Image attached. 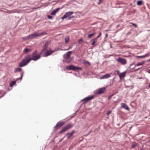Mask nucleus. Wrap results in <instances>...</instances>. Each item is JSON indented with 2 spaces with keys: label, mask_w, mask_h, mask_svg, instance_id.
Segmentation results:
<instances>
[{
  "label": "nucleus",
  "mask_w": 150,
  "mask_h": 150,
  "mask_svg": "<svg viewBox=\"0 0 150 150\" xmlns=\"http://www.w3.org/2000/svg\"><path fill=\"white\" fill-rule=\"evenodd\" d=\"M70 48H69L68 49H67V50H69V49H70Z\"/></svg>",
  "instance_id": "obj_48"
},
{
  "label": "nucleus",
  "mask_w": 150,
  "mask_h": 150,
  "mask_svg": "<svg viewBox=\"0 0 150 150\" xmlns=\"http://www.w3.org/2000/svg\"><path fill=\"white\" fill-rule=\"evenodd\" d=\"M57 12L55 11L54 10L51 13V15H54Z\"/></svg>",
  "instance_id": "obj_28"
},
{
  "label": "nucleus",
  "mask_w": 150,
  "mask_h": 150,
  "mask_svg": "<svg viewBox=\"0 0 150 150\" xmlns=\"http://www.w3.org/2000/svg\"><path fill=\"white\" fill-rule=\"evenodd\" d=\"M31 50L30 49H28L27 48H25L24 50V53L26 54L28 52H30L31 51Z\"/></svg>",
  "instance_id": "obj_15"
},
{
  "label": "nucleus",
  "mask_w": 150,
  "mask_h": 150,
  "mask_svg": "<svg viewBox=\"0 0 150 150\" xmlns=\"http://www.w3.org/2000/svg\"><path fill=\"white\" fill-rule=\"evenodd\" d=\"M121 107L125 109L128 111L129 110V109L127 105L124 103H122L121 104Z\"/></svg>",
  "instance_id": "obj_10"
},
{
  "label": "nucleus",
  "mask_w": 150,
  "mask_h": 150,
  "mask_svg": "<svg viewBox=\"0 0 150 150\" xmlns=\"http://www.w3.org/2000/svg\"><path fill=\"white\" fill-rule=\"evenodd\" d=\"M83 64L85 65L88 64L89 65L90 64V62L86 60H85L83 62Z\"/></svg>",
  "instance_id": "obj_20"
},
{
  "label": "nucleus",
  "mask_w": 150,
  "mask_h": 150,
  "mask_svg": "<svg viewBox=\"0 0 150 150\" xmlns=\"http://www.w3.org/2000/svg\"><path fill=\"white\" fill-rule=\"evenodd\" d=\"M108 36V34H105V37L107 38Z\"/></svg>",
  "instance_id": "obj_41"
},
{
  "label": "nucleus",
  "mask_w": 150,
  "mask_h": 150,
  "mask_svg": "<svg viewBox=\"0 0 150 150\" xmlns=\"http://www.w3.org/2000/svg\"><path fill=\"white\" fill-rule=\"evenodd\" d=\"M65 123L64 121H59L58 122L54 127L55 129H59V127L63 125Z\"/></svg>",
  "instance_id": "obj_5"
},
{
  "label": "nucleus",
  "mask_w": 150,
  "mask_h": 150,
  "mask_svg": "<svg viewBox=\"0 0 150 150\" xmlns=\"http://www.w3.org/2000/svg\"><path fill=\"white\" fill-rule=\"evenodd\" d=\"M125 76V72H124L121 74L119 75V76L120 79L123 78Z\"/></svg>",
  "instance_id": "obj_18"
},
{
  "label": "nucleus",
  "mask_w": 150,
  "mask_h": 150,
  "mask_svg": "<svg viewBox=\"0 0 150 150\" xmlns=\"http://www.w3.org/2000/svg\"><path fill=\"white\" fill-rule=\"evenodd\" d=\"M140 69V68H139L138 69H136V70H135V71H137V70H138Z\"/></svg>",
  "instance_id": "obj_43"
},
{
  "label": "nucleus",
  "mask_w": 150,
  "mask_h": 150,
  "mask_svg": "<svg viewBox=\"0 0 150 150\" xmlns=\"http://www.w3.org/2000/svg\"><path fill=\"white\" fill-rule=\"evenodd\" d=\"M1 93V91H0V94Z\"/></svg>",
  "instance_id": "obj_49"
},
{
  "label": "nucleus",
  "mask_w": 150,
  "mask_h": 150,
  "mask_svg": "<svg viewBox=\"0 0 150 150\" xmlns=\"http://www.w3.org/2000/svg\"><path fill=\"white\" fill-rule=\"evenodd\" d=\"M149 87H150V84L149 85Z\"/></svg>",
  "instance_id": "obj_52"
},
{
  "label": "nucleus",
  "mask_w": 150,
  "mask_h": 150,
  "mask_svg": "<svg viewBox=\"0 0 150 150\" xmlns=\"http://www.w3.org/2000/svg\"><path fill=\"white\" fill-rule=\"evenodd\" d=\"M54 52V51L52 50H49V51H47L45 53L44 55V56L45 57H47L49 55H50L52 54L53 52Z\"/></svg>",
  "instance_id": "obj_11"
},
{
  "label": "nucleus",
  "mask_w": 150,
  "mask_h": 150,
  "mask_svg": "<svg viewBox=\"0 0 150 150\" xmlns=\"http://www.w3.org/2000/svg\"><path fill=\"white\" fill-rule=\"evenodd\" d=\"M80 40V41H81H81L82 40Z\"/></svg>",
  "instance_id": "obj_50"
},
{
  "label": "nucleus",
  "mask_w": 150,
  "mask_h": 150,
  "mask_svg": "<svg viewBox=\"0 0 150 150\" xmlns=\"http://www.w3.org/2000/svg\"><path fill=\"white\" fill-rule=\"evenodd\" d=\"M74 16H72L71 17V16H70V17H69L68 19H71V18H74Z\"/></svg>",
  "instance_id": "obj_39"
},
{
  "label": "nucleus",
  "mask_w": 150,
  "mask_h": 150,
  "mask_svg": "<svg viewBox=\"0 0 150 150\" xmlns=\"http://www.w3.org/2000/svg\"><path fill=\"white\" fill-rule=\"evenodd\" d=\"M4 96V95H2L1 96H0V98H1L2 97H3Z\"/></svg>",
  "instance_id": "obj_42"
},
{
  "label": "nucleus",
  "mask_w": 150,
  "mask_h": 150,
  "mask_svg": "<svg viewBox=\"0 0 150 150\" xmlns=\"http://www.w3.org/2000/svg\"><path fill=\"white\" fill-rule=\"evenodd\" d=\"M150 55V54H146L144 56V57H148V56H149Z\"/></svg>",
  "instance_id": "obj_34"
},
{
  "label": "nucleus",
  "mask_w": 150,
  "mask_h": 150,
  "mask_svg": "<svg viewBox=\"0 0 150 150\" xmlns=\"http://www.w3.org/2000/svg\"><path fill=\"white\" fill-rule=\"evenodd\" d=\"M111 111L110 110L108 111L107 112V115H108L111 113Z\"/></svg>",
  "instance_id": "obj_33"
},
{
  "label": "nucleus",
  "mask_w": 150,
  "mask_h": 150,
  "mask_svg": "<svg viewBox=\"0 0 150 150\" xmlns=\"http://www.w3.org/2000/svg\"><path fill=\"white\" fill-rule=\"evenodd\" d=\"M115 72L117 73V74H118L119 73V71L118 70H116Z\"/></svg>",
  "instance_id": "obj_40"
},
{
  "label": "nucleus",
  "mask_w": 150,
  "mask_h": 150,
  "mask_svg": "<svg viewBox=\"0 0 150 150\" xmlns=\"http://www.w3.org/2000/svg\"><path fill=\"white\" fill-rule=\"evenodd\" d=\"M137 145V144L136 143H133L132 145H131V148H134V147H135V146Z\"/></svg>",
  "instance_id": "obj_25"
},
{
  "label": "nucleus",
  "mask_w": 150,
  "mask_h": 150,
  "mask_svg": "<svg viewBox=\"0 0 150 150\" xmlns=\"http://www.w3.org/2000/svg\"><path fill=\"white\" fill-rule=\"evenodd\" d=\"M117 60L118 62H119L123 64H125L127 63V61L125 59L121 58H118L117 59Z\"/></svg>",
  "instance_id": "obj_9"
},
{
  "label": "nucleus",
  "mask_w": 150,
  "mask_h": 150,
  "mask_svg": "<svg viewBox=\"0 0 150 150\" xmlns=\"http://www.w3.org/2000/svg\"><path fill=\"white\" fill-rule=\"evenodd\" d=\"M47 33L46 32H42L40 33H35L29 35L28 36V38L31 39L34 38L35 37H39L40 36L43 35H45L47 34Z\"/></svg>",
  "instance_id": "obj_2"
},
{
  "label": "nucleus",
  "mask_w": 150,
  "mask_h": 150,
  "mask_svg": "<svg viewBox=\"0 0 150 150\" xmlns=\"http://www.w3.org/2000/svg\"><path fill=\"white\" fill-rule=\"evenodd\" d=\"M66 69L68 70H73L75 71L77 70H82L81 67H75L73 65H71L66 67Z\"/></svg>",
  "instance_id": "obj_3"
},
{
  "label": "nucleus",
  "mask_w": 150,
  "mask_h": 150,
  "mask_svg": "<svg viewBox=\"0 0 150 150\" xmlns=\"http://www.w3.org/2000/svg\"><path fill=\"white\" fill-rule=\"evenodd\" d=\"M47 47H48L44 45L43 46V49L41 52V53H42L44 51L47 50Z\"/></svg>",
  "instance_id": "obj_16"
},
{
  "label": "nucleus",
  "mask_w": 150,
  "mask_h": 150,
  "mask_svg": "<svg viewBox=\"0 0 150 150\" xmlns=\"http://www.w3.org/2000/svg\"><path fill=\"white\" fill-rule=\"evenodd\" d=\"M97 40L96 38L94 39H93L91 40V41H92V42L91 43L92 45H94L95 43H96V41Z\"/></svg>",
  "instance_id": "obj_24"
},
{
  "label": "nucleus",
  "mask_w": 150,
  "mask_h": 150,
  "mask_svg": "<svg viewBox=\"0 0 150 150\" xmlns=\"http://www.w3.org/2000/svg\"><path fill=\"white\" fill-rule=\"evenodd\" d=\"M41 57L40 55L35 51L32 54H29L25 56L24 58L19 64V66L22 67L27 65L30 61L33 60L35 61L39 59Z\"/></svg>",
  "instance_id": "obj_1"
},
{
  "label": "nucleus",
  "mask_w": 150,
  "mask_h": 150,
  "mask_svg": "<svg viewBox=\"0 0 150 150\" xmlns=\"http://www.w3.org/2000/svg\"><path fill=\"white\" fill-rule=\"evenodd\" d=\"M142 77L140 78V79H141Z\"/></svg>",
  "instance_id": "obj_53"
},
{
  "label": "nucleus",
  "mask_w": 150,
  "mask_h": 150,
  "mask_svg": "<svg viewBox=\"0 0 150 150\" xmlns=\"http://www.w3.org/2000/svg\"><path fill=\"white\" fill-rule=\"evenodd\" d=\"M6 92H5V93H4V94H3V95H4H4L6 94Z\"/></svg>",
  "instance_id": "obj_46"
},
{
  "label": "nucleus",
  "mask_w": 150,
  "mask_h": 150,
  "mask_svg": "<svg viewBox=\"0 0 150 150\" xmlns=\"http://www.w3.org/2000/svg\"><path fill=\"white\" fill-rule=\"evenodd\" d=\"M140 150H145L144 149H141Z\"/></svg>",
  "instance_id": "obj_47"
},
{
  "label": "nucleus",
  "mask_w": 150,
  "mask_h": 150,
  "mask_svg": "<svg viewBox=\"0 0 150 150\" xmlns=\"http://www.w3.org/2000/svg\"><path fill=\"white\" fill-rule=\"evenodd\" d=\"M69 41V36H67L65 38V42L66 43H67Z\"/></svg>",
  "instance_id": "obj_23"
},
{
  "label": "nucleus",
  "mask_w": 150,
  "mask_h": 150,
  "mask_svg": "<svg viewBox=\"0 0 150 150\" xmlns=\"http://www.w3.org/2000/svg\"><path fill=\"white\" fill-rule=\"evenodd\" d=\"M80 40V41H81H81L82 40Z\"/></svg>",
  "instance_id": "obj_51"
},
{
  "label": "nucleus",
  "mask_w": 150,
  "mask_h": 150,
  "mask_svg": "<svg viewBox=\"0 0 150 150\" xmlns=\"http://www.w3.org/2000/svg\"><path fill=\"white\" fill-rule=\"evenodd\" d=\"M72 53V52L71 51L68 52L66 54L67 55L66 58L67 59H69L70 57V55Z\"/></svg>",
  "instance_id": "obj_14"
},
{
  "label": "nucleus",
  "mask_w": 150,
  "mask_h": 150,
  "mask_svg": "<svg viewBox=\"0 0 150 150\" xmlns=\"http://www.w3.org/2000/svg\"><path fill=\"white\" fill-rule=\"evenodd\" d=\"M110 77V74H106L102 76L101 79H104L105 78H107Z\"/></svg>",
  "instance_id": "obj_13"
},
{
  "label": "nucleus",
  "mask_w": 150,
  "mask_h": 150,
  "mask_svg": "<svg viewBox=\"0 0 150 150\" xmlns=\"http://www.w3.org/2000/svg\"><path fill=\"white\" fill-rule=\"evenodd\" d=\"M101 35V32L100 33L99 35H98L96 38V39L100 38Z\"/></svg>",
  "instance_id": "obj_29"
},
{
  "label": "nucleus",
  "mask_w": 150,
  "mask_h": 150,
  "mask_svg": "<svg viewBox=\"0 0 150 150\" xmlns=\"http://www.w3.org/2000/svg\"><path fill=\"white\" fill-rule=\"evenodd\" d=\"M94 98V96H89L86 97L83 99L81 101H84L83 102V104H85L87 103L88 101L93 99Z\"/></svg>",
  "instance_id": "obj_6"
},
{
  "label": "nucleus",
  "mask_w": 150,
  "mask_h": 150,
  "mask_svg": "<svg viewBox=\"0 0 150 150\" xmlns=\"http://www.w3.org/2000/svg\"><path fill=\"white\" fill-rule=\"evenodd\" d=\"M23 74H24V72L23 71L21 73V77L20 78V79H21V80L22 78V77L23 75Z\"/></svg>",
  "instance_id": "obj_31"
},
{
  "label": "nucleus",
  "mask_w": 150,
  "mask_h": 150,
  "mask_svg": "<svg viewBox=\"0 0 150 150\" xmlns=\"http://www.w3.org/2000/svg\"><path fill=\"white\" fill-rule=\"evenodd\" d=\"M99 1L98 3V4H100L102 2L101 0H99Z\"/></svg>",
  "instance_id": "obj_38"
},
{
  "label": "nucleus",
  "mask_w": 150,
  "mask_h": 150,
  "mask_svg": "<svg viewBox=\"0 0 150 150\" xmlns=\"http://www.w3.org/2000/svg\"><path fill=\"white\" fill-rule=\"evenodd\" d=\"M147 62H150V59H148L147 61Z\"/></svg>",
  "instance_id": "obj_45"
},
{
  "label": "nucleus",
  "mask_w": 150,
  "mask_h": 150,
  "mask_svg": "<svg viewBox=\"0 0 150 150\" xmlns=\"http://www.w3.org/2000/svg\"><path fill=\"white\" fill-rule=\"evenodd\" d=\"M74 12H69L67 13H66L64 16L62 17V19H63L64 18H68L69 19V17H70V16L72 15L74 13Z\"/></svg>",
  "instance_id": "obj_8"
},
{
  "label": "nucleus",
  "mask_w": 150,
  "mask_h": 150,
  "mask_svg": "<svg viewBox=\"0 0 150 150\" xmlns=\"http://www.w3.org/2000/svg\"><path fill=\"white\" fill-rule=\"evenodd\" d=\"M138 58H144V56H137Z\"/></svg>",
  "instance_id": "obj_35"
},
{
  "label": "nucleus",
  "mask_w": 150,
  "mask_h": 150,
  "mask_svg": "<svg viewBox=\"0 0 150 150\" xmlns=\"http://www.w3.org/2000/svg\"><path fill=\"white\" fill-rule=\"evenodd\" d=\"M114 95V94H112L111 95L109 96L108 98V99L109 100L110 99L112 98V97Z\"/></svg>",
  "instance_id": "obj_32"
},
{
  "label": "nucleus",
  "mask_w": 150,
  "mask_h": 150,
  "mask_svg": "<svg viewBox=\"0 0 150 150\" xmlns=\"http://www.w3.org/2000/svg\"><path fill=\"white\" fill-rule=\"evenodd\" d=\"M145 63L144 62H141L138 63L135 66V67L137 66H139L141 65H142L144 64Z\"/></svg>",
  "instance_id": "obj_21"
},
{
  "label": "nucleus",
  "mask_w": 150,
  "mask_h": 150,
  "mask_svg": "<svg viewBox=\"0 0 150 150\" xmlns=\"http://www.w3.org/2000/svg\"><path fill=\"white\" fill-rule=\"evenodd\" d=\"M148 72L150 74V69L149 70Z\"/></svg>",
  "instance_id": "obj_44"
},
{
  "label": "nucleus",
  "mask_w": 150,
  "mask_h": 150,
  "mask_svg": "<svg viewBox=\"0 0 150 150\" xmlns=\"http://www.w3.org/2000/svg\"><path fill=\"white\" fill-rule=\"evenodd\" d=\"M74 131H73L71 132L70 133H67L66 134V135L67 136V139H69L74 134Z\"/></svg>",
  "instance_id": "obj_12"
},
{
  "label": "nucleus",
  "mask_w": 150,
  "mask_h": 150,
  "mask_svg": "<svg viewBox=\"0 0 150 150\" xmlns=\"http://www.w3.org/2000/svg\"><path fill=\"white\" fill-rule=\"evenodd\" d=\"M47 18L48 19H52V16L49 15H47Z\"/></svg>",
  "instance_id": "obj_30"
},
{
  "label": "nucleus",
  "mask_w": 150,
  "mask_h": 150,
  "mask_svg": "<svg viewBox=\"0 0 150 150\" xmlns=\"http://www.w3.org/2000/svg\"><path fill=\"white\" fill-rule=\"evenodd\" d=\"M142 1H139L137 2V5L138 6H140L142 4Z\"/></svg>",
  "instance_id": "obj_26"
},
{
  "label": "nucleus",
  "mask_w": 150,
  "mask_h": 150,
  "mask_svg": "<svg viewBox=\"0 0 150 150\" xmlns=\"http://www.w3.org/2000/svg\"><path fill=\"white\" fill-rule=\"evenodd\" d=\"M16 81H13L11 82V83L10 84V87H12L14 85H15L16 83Z\"/></svg>",
  "instance_id": "obj_19"
},
{
  "label": "nucleus",
  "mask_w": 150,
  "mask_h": 150,
  "mask_svg": "<svg viewBox=\"0 0 150 150\" xmlns=\"http://www.w3.org/2000/svg\"><path fill=\"white\" fill-rule=\"evenodd\" d=\"M49 41H46L44 45L48 47V46L49 45Z\"/></svg>",
  "instance_id": "obj_27"
},
{
  "label": "nucleus",
  "mask_w": 150,
  "mask_h": 150,
  "mask_svg": "<svg viewBox=\"0 0 150 150\" xmlns=\"http://www.w3.org/2000/svg\"><path fill=\"white\" fill-rule=\"evenodd\" d=\"M105 88H102L99 89L96 91V93L97 94H101L103 93L105 91Z\"/></svg>",
  "instance_id": "obj_7"
},
{
  "label": "nucleus",
  "mask_w": 150,
  "mask_h": 150,
  "mask_svg": "<svg viewBox=\"0 0 150 150\" xmlns=\"http://www.w3.org/2000/svg\"><path fill=\"white\" fill-rule=\"evenodd\" d=\"M132 24L133 26L135 27L136 28L137 27V26L136 24L133 23H132Z\"/></svg>",
  "instance_id": "obj_36"
},
{
  "label": "nucleus",
  "mask_w": 150,
  "mask_h": 150,
  "mask_svg": "<svg viewBox=\"0 0 150 150\" xmlns=\"http://www.w3.org/2000/svg\"><path fill=\"white\" fill-rule=\"evenodd\" d=\"M60 9V8H57L56 9H54V10L55 11L57 12Z\"/></svg>",
  "instance_id": "obj_37"
},
{
  "label": "nucleus",
  "mask_w": 150,
  "mask_h": 150,
  "mask_svg": "<svg viewBox=\"0 0 150 150\" xmlns=\"http://www.w3.org/2000/svg\"><path fill=\"white\" fill-rule=\"evenodd\" d=\"M22 70V69L21 68H16L14 69V72L16 73L17 72H20Z\"/></svg>",
  "instance_id": "obj_17"
},
{
  "label": "nucleus",
  "mask_w": 150,
  "mask_h": 150,
  "mask_svg": "<svg viewBox=\"0 0 150 150\" xmlns=\"http://www.w3.org/2000/svg\"><path fill=\"white\" fill-rule=\"evenodd\" d=\"M95 34V33L94 32L91 34H89L88 35L87 38H90L93 36Z\"/></svg>",
  "instance_id": "obj_22"
},
{
  "label": "nucleus",
  "mask_w": 150,
  "mask_h": 150,
  "mask_svg": "<svg viewBox=\"0 0 150 150\" xmlns=\"http://www.w3.org/2000/svg\"><path fill=\"white\" fill-rule=\"evenodd\" d=\"M73 126V125L71 124H68L65 127H63L62 129L60 131L59 133L60 134L63 132L66 131L68 129L71 128Z\"/></svg>",
  "instance_id": "obj_4"
}]
</instances>
